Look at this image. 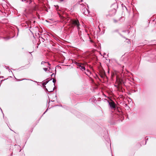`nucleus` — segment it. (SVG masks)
<instances>
[{"label":"nucleus","instance_id":"nucleus-1","mask_svg":"<svg viewBox=\"0 0 156 156\" xmlns=\"http://www.w3.org/2000/svg\"><path fill=\"white\" fill-rule=\"evenodd\" d=\"M70 23L72 25V27H73V26H76L78 30L79 31V30L80 28L79 27V23L78 20H70Z\"/></svg>","mask_w":156,"mask_h":156},{"label":"nucleus","instance_id":"nucleus-18","mask_svg":"<svg viewBox=\"0 0 156 156\" xmlns=\"http://www.w3.org/2000/svg\"><path fill=\"white\" fill-rule=\"evenodd\" d=\"M105 76V75H101V78H103Z\"/></svg>","mask_w":156,"mask_h":156},{"label":"nucleus","instance_id":"nucleus-23","mask_svg":"<svg viewBox=\"0 0 156 156\" xmlns=\"http://www.w3.org/2000/svg\"><path fill=\"white\" fill-rule=\"evenodd\" d=\"M2 78H3V76H2L1 77Z\"/></svg>","mask_w":156,"mask_h":156},{"label":"nucleus","instance_id":"nucleus-21","mask_svg":"<svg viewBox=\"0 0 156 156\" xmlns=\"http://www.w3.org/2000/svg\"><path fill=\"white\" fill-rule=\"evenodd\" d=\"M60 1H61V2H62L63 1V0H59Z\"/></svg>","mask_w":156,"mask_h":156},{"label":"nucleus","instance_id":"nucleus-22","mask_svg":"<svg viewBox=\"0 0 156 156\" xmlns=\"http://www.w3.org/2000/svg\"><path fill=\"white\" fill-rule=\"evenodd\" d=\"M23 80H27L26 79H23Z\"/></svg>","mask_w":156,"mask_h":156},{"label":"nucleus","instance_id":"nucleus-19","mask_svg":"<svg viewBox=\"0 0 156 156\" xmlns=\"http://www.w3.org/2000/svg\"><path fill=\"white\" fill-rule=\"evenodd\" d=\"M48 109H47V110H46V111H45V112L44 113V114H45V113L48 110Z\"/></svg>","mask_w":156,"mask_h":156},{"label":"nucleus","instance_id":"nucleus-2","mask_svg":"<svg viewBox=\"0 0 156 156\" xmlns=\"http://www.w3.org/2000/svg\"><path fill=\"white\" fill-rule=\"evenodd\" d=\"M80 32H81V31L79 32V34L80 36V39H81V40H82L83 41H84V39L85 40H87L88 39L90 38V37H89V34H87L86 32H85L84 34L83 35V39L82 36H80Z\"/></svg>","mask_w":156,"mask_h":156},{"label":"nucleus","instance_id":"nucleus-5","mask_svg":"<svg viewBox=\"0 0 156 156\" xmlns=\"http://www.w3.org/2000/svg\"><path fill=\"white\" fill-rule=\"evenodd\" d=\"M116 12V9H113L109 12V15L110 16H112L114 15Z\"/></svg>","mask_w":156,"mask_h":156},{"label":"nucleus","instance_id":"nucleus-8","mask_svg":"<svg viewBox=\"0 0 156 156\" xmlns=\"http://www.w3.org/2000/svg\"><path fill=\"white\" fill-rule=\"evenodd\" d=\"M39 38H41V40L43 41V42H44V41H45L46 40H47L46 37L44 38L42 37H39Z\"/></svg>","mask_w":156,"mask_h":156},{"label":"nucleus","instance_id":"nucleus-25","mask_svg":"<svg viewBox=\"0 0 156 156\" xmlns=\"http://www.w3.org/2000/svg\"><path fill=\"white\" fill-rule=\"evenodd\" d=\"M1 78V77H0V78Z\"/></svg>","mask_w":156,"mask_h":156},{"label":"nucleus","instance_id":"nucleus-13","mask_svg":"<svg viewBox=\"0 0 156 156\" xmlns=\"http://www.w3.org/2000/svg\"><path fill=\"white\" fill-rule=\"evenodd\" d=\"M48 82V81H46L45 82H44L43 83V85L44 86V87H45V85H46Z\"/></svg>","mask_w":156,"mask_h":156},{"label":"nucleus","instance_id":"nucleus-9","mask_svg":"<svg viewBox=\"0 0 156 156\" xmlns=\"http://www.w3.org/2000/svg\"><path fill=\"white\" fill-rule=\"evenodd\" d=\"M22 1H26V2L28 3L29 4H30L32 2L31 0H21Z\"/></svg>","mask_w":156,"mask_h":156},{"label":"nucleus","instance_id":"nucleus-6","mask_svg":"<svg viewBox=\"0 0 156 156\" xmlns=\"http://www.w3.org/2000/svg\"><path fill=\"white\" fill-rule=\"evenodd\" d=\"M77 65L79 67L80 69L83 71L85 70V68L83 64H79Z\"/></svg>","mask_w":156,"mask_h":156},{"label":"nucleus","instance_id":"nucleus-16","mask_svg":"<svg viewBox=\"0 0 156 156\" xmlns=\"http://www.w3.org/2000/svg\"><path fill=\"white\" fill-rule=\"evenodd\" d=\"M126 32H127V34H129V30H124V31H123V32H126Z\"/></svg>","mask_w":156,"mask_h":156},{"label":"nucleus","instance_id":"nucleus-3","mask_svg":"<svg viewBox=\"0 0 156 156\" xmlns=\"http://www.w3.org/2000/svg\"><path fill=\"white\" fill-rule=\"evenodd\" d=\"M83 8H82V12L84 14L87 16H88L90 12L89 10L85 7H83Z\"/></svg>","mask_w":156,"mask_h":156},{"label":"nucleus","instance_id":"nucleus-7","mask_svg":"<svg viewBox=\"0 0 156 156\" xmlns=\"http://www.w3.org/2000/svg\"><path fill=\"white\" fill-rule=\"evenodd\" d=\"M87 72H85V73L87 76H90V74L91 73L90 71L88 69H87Z\"/></svg>","mask_w":156,"mask_h":156},{"label":"nucleus","instance_id":"nucleus-12","mask_svg":"<svg viewBox=\"0 0 156 156\" xmlns=\"http://www.w3.org/2000/svg\"><path fill=\"white\" fill-rule=\"evenodd\" d=\"M3 38L5 41H6L9 39V37H3Z\"/></svg>","mask_w":156,"mask_h":156},{"label":"nucleus","instance_id":"nucleus-17","mask_svg":"<svg viewBox=\"0 0 156 156\" xmlns=\"http://www.w3.org/2000/svg\"><path fill=\"white\" fill-rule=\"evenodd\" d=\"M56 82V80L55 79H53V82L54 83H55Z\"/></svg>","mask_w":156,"mask_h":156},{"label":"nucleus","instance_id":"nucleus-14","mask_svg":"<svg viewBox=\"0 0 156 156\" xmlns=\"http://www.w3.org/2000/svg\"><path fill=\"white\" fill-rule=\"evenodd\" d=\"M43 69L45 71H46L48 70V68H43Z\"/></svg>","mask_w":156,"mask_h":156},{"label":"nucleus","instance_id":"nucleus-10","mask_svg":"<svg viewBox=\"0 0 156 156\" xmlns=\"http://www.w3.org/2000/svg\"><path fill=\"white\" fill-rule=\"evenodd\" d=\"M45 63H47L49 66L50 65V64H49V62H45L44 61H42L41 62V64H44Z\"/></svg>","mask_w":156,"mask_h":156},{"label":"nucleus","instance_id":"nucleus-24","mask_svg":"<svg viewBox=\"0 0 156 156\" xmlns=\"http://www.w3.org/2000/svg\"><path fill=\"white\" fill-rule=\"evenodd\" d=\"M11 26H10V28L11 29Z\"/></svg>","mask_w":156,"mask_h":156},{"label":"nucleus","instance_id":"nucleus-11","mask_svg":"<svg viewBox=\"0 0 156 156\" xmlns=\"http://www.w3.org/2000/svg\"><path fill=\"white\" fill-rule=\"evenodd\" d=\"M122 17H120V18H119L118 20H114V21L115 23H116L118 21H120V19H122Z\"/></svg>","mask_w":156,"mask_h":156},{"label":"nucleus","instance_id":"nucleus-15","mask_svg":"<svg viewBox=\"0 0 156 156\" xmlns=\"http://www.w3.org/2000/svg\"><path fill=\"white\" fill-rule=\"evenodd\" d=\"M27 25L28 27H29L28 25L30 23V21L27 22Z\"/></svg>","mask_w":156,"mask_h":156},{"label":"nucleus","instance_id":"nucleus-20","mask_svg":"<svg viewBox=\"0 0 156 156\" xmlns=\"http://www.w3.org/2000/svg\"><path fill=\"white\" fill-rule=\"evenodd\" d=\"M53 74H51V77H52V76H53Z\"/></svg>","mask_w":156,"mask_h":156},{"label":"nucleus","instance_id":"nucleus-4","mask_svg":"<svg viewBox=\"0 0 156 156\" xmlns=\"http://www.w3.org/2000/svg\"><path fill=\"white\" fill-rule=\"evenodd\" d=\"M109 105L112 109H114L115 108V105L114 102L111 101H108Z\"/></svg>","mask_w":156,"mask_h":156}]
</instances>
